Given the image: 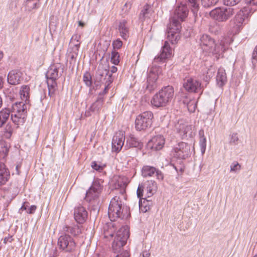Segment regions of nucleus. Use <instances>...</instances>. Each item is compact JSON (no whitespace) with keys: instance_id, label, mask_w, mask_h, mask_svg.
Returning <instances> with one entry per match:
<instances>
[{"instance_id":"55","label":"nucleus","mask_w":257,"mask_h":257,"mask_svg":"<svg viewBox=\"0 0 257 257\" xmlns=\"http://www.w3.org/2000/svg\"><path fill=\"white\" fill-rule=\"evenodd\" d=\"M117 71V68L115 66H112L110 68V70L109 71V74H111V77H112V74L116 72Z\"/></svg>"},{"instance_id":"1","label":"nucleus","mask_w":257,"mask_h":257,"mask_svg":"<svg viewBox=\"0 0 257 257\" xmlns=\"http://www.w3.org/2000/svg\"><path fill=\"white\" fill-rule=\"evenodd\" d=\"M172 51L169 43L165 41L161 53L154 58L152 65L149 67L146 89L149 92H151L154 90L158 86L157 80L161 72V69L157 64L158 63H164L167 59L171 57Z\"/></svg>"},{"instance_id":"17","label":"nucleus","mask_w":257,"mask_h":257,"mask_svg":"<svg viewBox=\"0 0 257 257\" xmlns=\"http://www.w3.org/2000/svg\"><path fill=\"white\" fill-rule=\"evenodd\" d=\"M125 137L122 132L117 133L112 140V149L113 151L119 152L124 146Z\"/></svg>"},{"instance_id":"51","label":"nucleus","mask_w":257,"mask_h":257,"mask_svg":"<svg viewBox=\"0 0 257 257\" xmlns=\"http://www.w3.org/2000/svg\"><path fill=\"white\" fill-rule=\"evenodd\" d=\"M187 106L190 112H194L196 107V104H195L194 102H189L187 104Z\"/></svg>"},{"instance_id":"49","label":"nucleus","mask_w":257,"mask_h":257,"mask_svg":"<svg viewBox=\"0 0 257 257\" xmlns=\"http://www.w3.org/2000/svg\"><path fill=\"white\" fill-rule=\"evenodd\" d=\"M200 146L201 149V152L204 153L205 151L206 146V140L205 137L201 138L200 139Z\"/></svg>"},{"instance_id":"2","label":"nucleus","mask_w":257,"mask_h":257,"mask_svg":"<svg viewBox=\"0 0 257 257\" xmlns=\"http://www.w3.org/2000/svg\"><path fill=\"white\" fill-rule=\"evenodd\" d=\"M232 41L231 37L227 36L219 40L218 43H216L214 39L210 36L204 34L200 37L199 44L203 51L215 55L218 59L228 49Z\"/></svg>"},{"instance_id":"15","label":"nucleus","mask_w":257,"mask_h":257,"mask_svg":"<svg viewBox=\"0 0 257 257\" xmlns=\"http://www.w3.org/2000/svg\"><path fill=\"white\" fill-rule=\"evenodd\" d=\"M64 70L63 65L61 63H56L51 65L46 74L47 78L57 79L60 77Z\"/></svg>"},{"instance_id":"21","label":"nucleus","mask_w":257,"mask_h":257,"mask_svg":"<svg viewBox=\"0 0 257 257\" xmlns=\"http://www.w3.org/2000/svg\"><path fill=\"white\" fill-rule=\"evenodd\" d=\"M125 140L124 149L125 150L133 148H141L142 146V143L133 135L126 136Z\"/></svg>"},{"instance_id":"54","label":"nucleus","mask_w":257,"mask_h":257,"mask_svg":"<svg viewBox=\"0 0 257 257\" xmlns=\"http://www.w3.org/2000/svg\"><path fill=\"white\" fill-rule=\"evenodd\" d=\"M139 207H140V209L143 211V212H146V211H147L148 209H149V207H147V205H146L144 207V209L143 208V205L142 204H141L140 203V201H139Z\"/></svg>"},{"instance_id":"4","label":"nucleus","mask_w":257,"mask_h":257,"mask_svg":"<svg viewBox=\"0 0 257 257\" xmlns=\"http://www.w3.org/2000/svg\"><path fill=\"white\" fill-rule=\"evenodd\" d=\"M244 7L229 22V27L233 34L238 33L242 28L245 18H247L257 10V0H245Z\"/></svg>"},{"instance_id":"11","label":"nucleus","mask_w":257,"mask_h":257,"mask_svg":"<svg viewBox=\"0 0 257 257\" xmlns=\"http://www.w3.org/2000/svg\"><path fill=\"white\" fill-rule=\"evenodd\" d=\"M153 117V113L150 111H145L138 115L135 120L136 130L141 131L150 127Z\"/></svg>"},{"instance_id":"8","label":"nucleus","mask_w":257,"mask_h":257,"mask_svg":"<svg viewBox=\"0 0 257 257\" xmlns=\"http://www.w3.org/2000/svg\"><path fill=\"white\" fill-rule=\"evenodd\" d=\"M130 236L127 226L121 227L116 232V235L112 243V248L114 252H119L121 248L126 244Z\"/></svg>"},{"instance_id":"40","label":"nucleus","mask_w":257,"mask_h":257,"mask_svg":"<svg viewBox=\"0 0 257 257\" xmlns=\"http://www.w3.org/2000/svg\"><path fill=\"white\" fill-rule=\"evenodd\" d=\"M91 167L93 169L98 172H101L106 167V165H102V164L100 163L98 164L96 161H93L91 163Z\"/></svg>"},{"instance_id":"35","label":"nucleus","mask_w":257,"mask_h":257,"mask_svg":"<svg viewBox=\"0 0 257 257\" xmlns=\"http://www.w3.org/2000/svg\"><path fill=\"white\" fill-rule=\"evenodd\" d=\"M127 186V183L124 182L122 179H119L117 181V182L115 184V187L116 189H120V193L122 196L125 192V188Z\"/></svg>"},{"instance_id":"23","label":"nucleus","mask_w":257,"mask_h":257,"mask_svg":"<svg viewBox=\"0 0 257 257\" xmlns=\"http://www.w3.org/2000/svg\"><path fill=\"white\" fill-rule=\"evenodd\" d=\"M119 35L123 40H126L130 35V28L127 21L123 20L119 22L118 26Z\"/></svg>"},{"instance_id":"41","label":"nucleus","mask_w":257,"mask_h":257,"mask_svg":"<svg viewBox=\"0 0 257 257\" xmlns=\"http://www.w3.org/2000/svg\"><path fill=\"white\" fill-rule=\"evenodd\" d=\"M215 72V69L213 66H211L208 69L206 73L205 78H204L205 81H208L211 78H212L214 75V73Z\"/></svg>"},{"instance_id":"58","label":"nucleus","mask_w":257,"mask_h":257,"mask_svg":"<svg viewBox=\"0 0 257 257\" xmlns=\"http://www.w3.org/2000/svg\"><path fill=\"white\" fill-rule=\"evenodd\" d=\"M252 59H257V46L254 49L252 56Z\"/></svg>"},{"instance_id":"27","label":"nucleus","mask_w":257,"mask_h":257,"mask_svg":"<svg viewBox=\"0 0 257 257\" xmlns=\"http://www.w3.org/2000/svg\"><path fill=\"white\" fill-rule=\"evenodd\" d=\"M226 75L225 70L223 68H220L218 70L216 76V82L219 87L223 86L226 82Z\"/></svg>"},{"instance_id":"30","label":"nucleus","mask_w":257,"mask_h":257,"mask_svg":"<svg viewBox=\"0 0 257 257\" xmlns=\"http://www.w3.org/2000/svg\"><path fill=\"white\" fill-rule=\"evenodd\" d=\"M156 172V169L150 166H144L142 169V175L144 177H152Z\"/></svg>"},{"instance_id":"45","label":"nucleus","mask_w":257,"mask_h":257,"mask_svg":"<svg viewBox=\"0 0 257 257\" xmlns=\"http://www.w3.org/2000/svg\"><path fill=\"white\" fill-rule=\"evenodd\" d=\"M196 1L197 0H188L189 3L191 4V6L192 7L191 11L194 15L196 14L199 10V5L197 4Z\"/></svg>"},{"instance_id":"3","label":"nucleus","mask_w":257,"mask_h":257,"mask_svg":"<svg viewBox=\"0 0 257 257\" xmlns=\"http://www.w3.org/2000/svg\"><path fill=\"white\" fill-rule=\"evenodd\" d=\"M188 14V9L185 4L181 3L176 7L167 29V38L171 43L179 39L181 22L184 21Z\"/></svg>"},{"instance_id":"25","label":"nucleus","mask_w":257,"mask_h":257,"mask_svg":"<svg viewBox=\"0 0 257 257\" xmlns=\"http://www.w3.org/2000/svg\"><path fill=\"white\" fill-rule=\"evenodd\" d=\"M10 176V172L4 163H0V185L5 184Z\"/></svg>"},{"instance_id":"5","label":"nucleus","mask_w":257,"mask_h":257,"mask_svg":"<svg viewBox=\"0 0 257 257\" xmlns=\"http://www.w3.org/2000/svg\"><path fill=\"white\" fill-rule=\"evenodd\" d=\"M108 215L111 221H114L118 218H128L130 216V212L129 208L124 204L120 197L115 196L110 200Z\"/></svg>"},{"instance_id":"36","label":"nucleus","mask_w":257,"mask_h":257,"mask_svg":"<svg viewBox=\"0 0 257 257\" xmlns=\"http://www.w3.org/2000/svg\"><path fill=\"white\" fill-rule=\"evenodd\" d=\"M190 130H191V127L188 125L185 126L180 125V127L178 128V132L183 139L188 136V133Z\"/></svg>"},{"instance_id":"53","label":"nucleus","mask_w":257,"mask_h":257,"mask_svg":"<svg viewBox=\"0 0 257 257\" xmlns=\"http://www.w3.org/2000/svg\"><path fill=\"white\" fill-rule=\"evenodd\" d=\"M156 176L157 177V178L159 180H162L164 178V175L162 173V172L158 169H156V172H155Z\"/></svg>"},{"instance_id":"57","label":"nucleus","mask_w":257,"mask_h":257,"mask_svg":"<svg viewBox=\"0 0 257 257\" xmlns=\"http://www.w3.org/2000/svg\"><path fill=\"white\" fill-rule=\"evenodd\" d=\"M151 255V253L149 252V251L148 250H144L142 252V256L143 257H150Z\"/></svg>"},{"instance_id":"43","label":"nucleus","mask_w":257,"mask_h":257,"mask_svg":"<svg viewBox=\"0 0 257 257\" xmlns=\"http://www.w3.org/2000/svg\"><path fill=\"white\" fill-rule=\"evenodd\" d=\"M218 0H201L202 5L204 7H210L216 5Z\"/></svg>"},{"instance_id":"7","label":"nucleus","mask_w":257,"mask_h":257,"mask_svg":"<svg viewBox=\"0 0 257 257\" xmlns=\"http://www.w3.org/2000/svg\"><path fill=\"white\" fill-rule=\"evenodd\" d=\"M27 106L26 103L16 102L12 106L11 119L13 122L19 125L24 122V118L26 116Z\"/></svg>"},{"instance_id":"52","label":"nucleus","mask_w":257,"mask_h":257,"mask_svg":"<svg viewBox=\"0 0 257 257\" xmlns=\"http://www.w3.org/2000/svg\"><path fill=\"white\" fill-rule=\"evenodd\" d=\"M111 231L106 230V227H104V237H108L109 236H113V228L111 229Z\"/></svg>"},{"instance_id":"62","label":"nucleus","mask_w":257,"mask_h":257,"mask_svg":"<svg viewBox=\"0 0 257 257\" xmlns=\"http://www.w3.org/2000/svg\"><path fill=\"white\" fill-rule=\"evenodd\" d=\"M72 49H73V53H72L71 57L72 59H73L77 55L78 52H77V53L75 54V51L76 52V51L74 49V48H73Z\"/></svg>"},{"instance_id":"63","label":"nucleus","mask_w":257,"mask_h":257,"mask_svg":"<svg viewBox=\"0 0 257 257\" xmlns=\"http://www.w3.org/2000/svg\"><path fill=\"white\" fill-rule=\"evenodd\" d=\"M104 84H105V88L104 89L103 93H106L107 92V90H108V86L109 85H107V84H106V82H104Z\"/></svg>"},{"instance_id":"47","label":"nucleus","mask_w":257,"mask_h":257,"mask_svg":"<svg viewBox=\"0 0 257 257\" xmlns=\"http://www.w3.org/2000/svg\"><path fill=\"white\" fill-rule=\"evenodd\" d=\"M241 0H223V3L226 6H233L238 4Z\"/></svg>"},{"instance_id":"29","label":"nucleus","mask_w":257,"mask_h":257,"mask_svg":"<svg viewBox=\"0 0 257 257\" xmlns=\"http://www.w3.org/2000/svg\"><path fill=\"white\" fill-rule=\"evenodd\" d=\"M152 9L151 6L146 4L143 7L140 14L139 19L141 21L143 22L146 18H148L151 16Z\"/></svg>"},{"instance_id":"19","label":"nucleus","mask_w":257,"mask_h":257,"mask_svg":"<svg viewBox=\"0 0 257 257\" xmlns=\"http://www.w3.org/2000/svg\"><path fill=\"white\" fill-rule=\"evenodd\" d=\"M88 213L85 208L81 205L76 206L74 210V219L79 224L83 223L87 219Z\"/></svg>"},{"instance_id":"37","label":"nucleus","mask_w":257,"mask_h":257,"mask_svg":"<svg viewBox=\"0 0 257 257\" xmlns=\"http://www.w3.org/2000/svg\"><path fill=\"white\" fill-rule=\"evenodd\" d=\"M119 57V54L115 50L112 51L110 57L111 62L115 65H118L120 62Z\"/></svg>"},{"instance_id":"14","label":"nucleus","mask_w":257,"mask_h":257,"mask_svg":"<svg viewBox=\"0 0 257 257\" xmlns=\"http://www.w3.org/2000/svg\"><path fill=\"white\" fill-rule=\"evenodd\" d=\"M174 150V155L175 157L180 159H185L190 155V146L185 143L180 142Z\"/></svg>"},{"instance_id":"22","label":"nucleus","mask_w":257,"mask_h":257,"mask_svg":"<svg viewBox=\"0 0 257 257\" xmlns=\"http://www.w3.org/2000/svg\"><path fill=\"white\" fill-rule=\"evenodd\" d=\"M22 74L18 70H12L8 75V82L11 85H17L20 84L22 80Z\"/></svg>"},{"instance_id":"42","label":"nucleus","mask_w":257,"mask_h":257,"mask_svg":"<svg viewBox=\"0 0 257 257\" xmlns=\"http://www.w3.org/2000/svg\"><path fill=\"white\" fill-rule=\"evenodd\" d=\"M231 172H237L241 169V165L236 161H234L230 166Z\"/></svg>"},{"instance_id":"12","label":"nucleus","mask_w":257,"mask_h":257,"mask_svg":"<svg viewBox=\"0 0 257 257\" xmlns=\"http://www.w3.org/2000/svg\"><path fill=\"white\" fill-rule=\"evenodd\" d=\"M233 8H217L212 10L210 13V16L219 22H225L228 20L234 14Z\"/></svg>"},{"instance_id":"24","label":"nucleus","mask_w":257,"mask_h":257,"mask_svg":"<svg viewBox=\"0 0 257 257\" xmlns=\"http://www.w3.org/2000/svg\"><path fill=\"white\" fill-rule=\"evenodd\" d=\"M143 184L148 197L152 196L156 192L157 185L155 181H147Z\"/></svg>"},{"instance_id":"28","label":"nucleus","mask_w":257,"mask_h":257,"mask_svg":"<svg viewBox=\"0 0 257 257\" xmlns=\"http://www.w3.org/2000/svg\"><path fill=\"white\" fill-rule=\"evenodd\" d=\"M57 79L47 78V83L48 88V95L50 97L54 95L57 87Z\"/></svg>"},{"instance_id":"56","label":"nucleus","mask_w":257,"mask_h":257,"mask_svg":"<svg viewBox=\"0 0 257 257\" xmlns=\"http://www.w3.org/2000/svg\"><path fill=\"white\" fill-rule=\"evenodd\" d=\"M5 81V77L0 75V89L3 87Z\"/></svg>"},{"instance_id":"16","label":"nucleus","mask_w":257,"mask_h":257,"mask_svg":"<svg viewBox=\"0 0 257 257\" xmlns=\"http://www.w3.org/2000/svg\"><path fill=\"white\" fill-rule=\"evenodd\" d=\"M183 87L187 91L191 92H197L201 90V82L193 78L184 80Z\"/></svg>"},{"instance_id":"6","label":"nucleus","mask_w":257,"mask_h":257,"mask_svg":"<svg viewBox=\"0 0 257 257\" xmlns=\"http://www.w3.org/2000/svg\"><path fill=\"white\" fill-rule=\"evenodd\" d=\"M174 93V88L172 86H166L153 97L151 103L156 107L164 106L172 100Z\"/></svg>"},{"instance_id":"44","label":"nucleus","mask_w":257,"mask_h":257,"mask_svg":"<svg viewBox=\"0 0 257 257\" xmlns=\"http://www.w3.org/2000/svg\"><path fill=\"white\" fill-rule=\"evenodd\" d=\"M239 139L236 133H232L230 135L229 144L231 145L238 144Z\"/></svg>"},{"instance_id":"13","label":"nucleus","mask_w":257,"mask_h":257,"mask_svg":"<svg viewBox=\"0 0 257 257\" xmlns=\"http://www.w3.org/2000/svg\"><path fill=\"white\" fill-rule=\"evenodd\" d=\"M113 79L109 74V70L104 68L103 66L99 65L95 74V83L106 82L107 85L112 82Z\"/></svg>"},{"instance_id":"64","label":"nucleus","mask_w":257,"mask_h":257,"mask_svg":"<svg viewBox=\"0 0 257 257\" xmlns=\"http://www.w3.org/2000/svg\"><path fill=\"white\" fill-rule=\"evenodd\" d=\"M78 25L79 26L83 27L85 26V23L82 21H79Z\"/></svg>"},{"instance_id":"26","label":"nucleus","mask_w":257,"mask_h":257,"mask_svg":"<svg viewBox=\"0 0 257 257\" xmlns=\"http://www.w3.org/2000/svg\"><path fill=\"white\" fill-rule=\"evenodd\" d=\"M62 231L67 234L70 233L74 236H76L81 233L82 226L77 224L72 226L65 225L63 227Z\"/></svg>"},{"instance_id":"38","label":"nucleus","mask_w":257,"mask_h":257,"mask_svg":"<svg viewBox=\"0 0 257 257\" xmlns=\"http://www.w3.org/2000/svg\"><path fill=\"white\" fill-rule=\"evenodd\" d=\"M13 129L11 125L8 124L3 131L4 137L7 139H10L13 134Z\"/></svg>"},{"instance_id":"34","label":"nucleus","mask_w":257,"mask_h":257,"mask_svg":"<svg viewBox=\"0 0 257 257\" xmlns=\"http://www.w3.org/2000/svg\"><path fill=\"white\" fill-rule=\"evenodd\" d=\"M28 202H24L21 208L20 209L19 212L21 213V211L22 210H27V212L28 213L33 214L36 210L37 206L36 205H33L28 208Z\"/></svg>"},{"instance_id":"20","label":"nucleus","mask_w":257,"mask_h":257,"mask_svg":"<svg viewBox=\"0 0 257 257\" xmlns=\"http://www.w3.org/2000/svg\"><path fill=\"white\" fill-rule=\"evenodd\" d=\"M104 104V98L102 95L100 93L97 100L92 104L89 110L86 112V115L89 116L91 115L90 112L99 113Z\"/></svg>"},{"instance_id":"32","label":"nucleus","mask_w":257,"mask_h":257,"mask_svg":"<svg viewBox=\"0 0 257 257\" xmlns=\"http://www.w3.org/2000/svg\"><path fill=\"white\" fill-rule=\"evenodd\" d=\"M20 94L21 98L25 100L26 103H27L29 102L30 97V87L28 85H25L22 86Z\"/></svg>"},{"instance_id":"31","label":"nucleus","mask_w":257,"mask_h":257,"mask_svg":"<svg viewBox=\"0 0 257 257\" xmlns=\"http://www.w3.org/2000/svg\"><path fill=\"white\" fill-rule=\"evenodd\" d=\"M11 111L9 109H4L0 111V127L9 119Z\"/></svg>"},{"instance_id":"9","label":"nucleus","mask_w":257,"mask_h":257,"mask_svg":"<svg viewBox=\"0 0 257 257\" xmlns=\"http://www.w3.org/2000/svg\"><path fill=\"white\" fill-rule=\"evenodd\" d=\"M100 182V180H94L86 193L85 200L93 205L97 202L98 197L102 190L103 186Z\"/></svg>"},{"instance_id":"46","label":"nucleus","mask_w":257,"mask_h":257,"mask_svg":"<svg viewBox=\"0 0 257 257\" xmlns=\"http://www.w3.org/2000/svg\"><path fill=\"white\" fill-rule=\"evenodd\" d=\"M39 0H27V6L32 9L38 8Z\"/></svg>"},{"instance_id":"48","label":"nucleus","mask_w":257,"mask_h":257,"mask_svg":"<svg viewBox=\"0 0 257 257\" xmlns=\"http://www.w3.org/2000/svg\"><path fill=\"white\" fill-rule=\"evenodd\" d=\"M122 45V41L119 39H117L112 42V46L114 49H119Z\"/></svg>"},{"instance_id":"39","label":"nucleus","mask_w":257,"mask_h":257,"mask_svg":"<svg viewBox=\"0 0 257 257\" xmlns=\"http://www.w3.org/2000/svg\"><path fill=\"white\" fill-rule=\"evenodd\" d=\"M83 80L85 85L88 87H90L92 85V77L89 72H86L83 76Z\"/></svg>"},{"instance_id":"10","label":"nucleus","mask_w":257,"mask_h":257,"mask_svg":"<svg viewBox=\"0 0 257 257\" xmlns=\"http://www.w3.org/2000/svg\"><path fill=\"white\" fill-rule=\"evenodd\" d=\"M57 246L62 251L73 253L75 250L76 244L72 237L64 232L58 239Z\"/></svg>"},{"instance_id":"33","label":"nucleus","mask_w":257,"mask_h":257,"mask_svg":"<svg viewBox=\"0 0 257 257\" xmlns=\"http://www.w3.org/2000/svg\"><path fill=\"white\" fill-rule=\"evenodd\" d=\"M81 36L79 34H75L72 36L71 39V43H73L74 45V46L73 48H74V49L76 51H75V54L77 53V52H78L79 51V48L80 46V39Z\"/></svg>"},{"instance_id":"60","label":"nucleus","mask_w":257,"mask_h":257,"mask_svg":"<svg viewBox=\"0 0 257 257\" xmlns=\"http://www.w3.org/2000/svg\"><path fill=\"white\" fill-rule=\"evenodd\" d=\"M13 239L12 237H6L4 239V243H6L8 241L12 242Z\"/></svg>"},{"instance_id":"59","label":"nucleus","mask_w":257,"mask_h":257,"mask_svg":"<svg viewBox=\"0 0 257 257\" xmlns=\"http://www.w3.org/2000/svg\"><path fill=\"white\" fill-rule=\"evenodd\" d=\"M252 65L255 71H257V59H254L252 60Z\"/></svg>"},{"instance_id":"50","label":"nucleus","mask_w":257,"mask_h":257,"mask_svg":"<svg viewBox=\"0 0 257 257\" xmlns=\"http://www.w3.org/2000/svg\"><path fill=\"white\" fill-rule=\"evenodd\" d=\"M144 191H145V189L144 188L143 183L139 184L137 191V194L138 198L141 199V198L143 196Z\"/></svg>"},{"instance_id":"18","label":"nucleus","mask_w":257,"mask_h":257,"mask_svg":"<svg viewBox=\"0 0 257 257\" xmlns=\"http://www.w3.org/2000/svg\"><path fill=\"white\" fill-rule=\"evenodd\" d=\"M165 140L162 135H157L152 138L148 143V147L154 151L161 150L165 145Z\"/></svg>"},{"instance_id":"61","label":"nucleus","mask_w":257,"mask_h":257,"mask_svg":"<svg viewBox=\"0 0 257 257\" xmlns=\"http://www.w3.org/2000/svg\"><path fill=\"white\" fill-rule=\"evenodd\" d=\"M199 135L200 136V139H201V138L205 137L204 135V131L202 130H201L199 132Z\"/></svg>"}]
</instances>
